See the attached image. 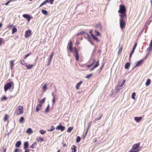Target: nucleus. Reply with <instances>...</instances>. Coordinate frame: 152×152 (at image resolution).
<instances>
[{
    "instance_id": "4468645a",
    "label": "nucleus",
    "mask_w": 152,
    "mask_h": 152,
    "mask_svg": "<svg viewBox=\"0 0 152 152\" xmlns=\"http://www.w3.org/2000/svg\"><path fill=\"white\" fill-rule=\"evenodd\" d=\"M29 147V144L28 142H25L24 143L23 149H28Z\"/></svg>"
},
{
    "instance_id": "3c124183",
    "label": "nucleus",
    "mask_w": 152,
    "mask_h": 152,
    "mask_svg": "<svg viewBox=\"0 0 152 152\" xmlns=\"http://www.w3.org/2000/svg\"><path fill=\"white\" fill-rule=\"evenodd\" d=\"M122 49V47H121V48L119 50L118 53H121V52Z\"/></svg>"
},
{
    "instance_id": "bb28decb",
    "label": "nucleus",
    "mask_w": 152,
    "mask_h": 152,
    "mask_svg": "<svg viewBox=\"0 0 152 152\" xmlns=\"http://www.w3.org/2000/svg\"><path fill=\"white\" fill-rule=\"evenodd\" d=\"M7 99V97L5 96H3L1 99V100L3 101H6Z\"/></svg>"
},
{
    "instance_id": "0eeeda50",
    "label": "nucleus",
    "mask_w": 152,
    "mask_h": 152,
    "mask_svg": "<svg viewBox=\"0 0 152 152\" xmlns=\"http://www.w3.org/2000/svg\"><path fill=\"white\" fill-rule=\"evenodd\" d=\"M72 46L73 44L72 42L70 40L69 42L68 43L67 48L69 51L71 52H73Z\"/></svg>"
},
{
    "instance_id": "680f3d73",
    "label": "nucleus",
    "mask_w": 152,
    "mask_h": 152,
    "mask_svg": "<svg viewBox=\"0 0 152 152\" xmlns=\"http://www.w3.org/2000/svg\"><path fill=\"white\" fill-rule=\"evenodd\" d=\"M32 18V17H31L30 16L27 19V21L28 22H29L30 19H31Z\"/></svg>"
},
{
    "instance_id": "c85d7f7f",
    "label": "nucleus",
    "mask_w": 152,
    "mask_h": 152,
    "mask_svg": "<svg viewBox=\"0 0 152 152\" xmlns=\"http://www.w3.org/2000/svg\"><path fill=\"white\" fill-rule=\"evenodd\" d=\"M49 2L48 0H46L45 1L42 2L39 6V7H41L42 5L46 4L47 3Z\"/></svg>"
},
{
    "instance_id": "58836bf2",
    "label": "nucleus",
    "mask_w": 152,
    "mask_h": 152,
    "mask_svg": "<svg viewBox=\"0 0 152 152\" xmlns=\"http://www.w3.org/2000/svg\"><path fill=\"white\" fill-rule=\"evenodd\" d=\"M23 16L25 18L27 19L30 16L28 15V14H23Z\"/></svg>"
},
{
    "instance_id": "e433bc0d",
    "label": "nucleus",
    "mask_w": 152,
    "mask_h": 152,
    "mask_svg": "<svg viewBox=\"0 0 152 152\" xmlns=\"http://www.w3.org/2000/svg\"><path fill=\"white\" fill-rule=\"evenodd\" d=\"M25 121L24 118L23 117H21L20 118V120L19 122L20 123L22 122H23Z\"/></svg>"
},
{
    "instance_id": "de8ad7c7",
    "label": "nucleus",
    "mask_w": 152,
    "mask_h": 152,
    "mask_svg": "<svg viewBox=\"0 0 152 152\" xmlns=\"http://www.w3.org/2000/svg\"><path fill=\"white\" fill-rule=\"evenodd\" d=\"M134 50H133V49L132 50V51H131V52L130 53V55H129V58H130L132 57V55L133 54V53L134 52Z\"/></svg>"
},
{
    "instance_id": "c9c22d12",
    "label": "nucleus",
    "mask_w": 152,
    "mask_h": 152,
    "mask_svg": "<svg viewBox=\"0 0 152 152\" xmlns=\"http://www.w3.org/2000/svg\"><path fill=\"white\" fill-rule=\"evenodd\" d=\"M152 50V47L149 46L147 48V51L149 52V53Z\"/></svg>"
},
{
    "instance_id": "9d476101",
    "label": "nucleus",
    "mask_w": 152,
    "mask_h": 152,
    "mask_svg": "<svg viewBox=\"0 0 152 152\" xmlns=\"http://www.w3.org/2000/svg\"><path fill=\"white\" fill-rule=\"evenodd\" d=\"M120 15V20H126V13L121 14Z\"/></svg>"
},
{
    "instance_id": "6e6d98bb",
    "label": "nucleus",
    "mask_w": 152,
    "mask_h": 152,
    "mask_svg": "<svg viewBox=\"0 0 152 152\" xmlns=\"http://www.w3.org/2000/svg\"><path fill=\"white\" fill-rule=\"evenodd\" d=\"M31 54V53H30L28 54H27V55H26L24 58V59H26V58L27 57H28V56H30Z\"/></svg>"
},
{
    "instance_id": "09e8293b",
    "label": "nucleus",
    "mask_w": 152,
    "mask_h": 152,
    "mask_svg": "<svg viewBox=\"0 0 152 152\" xmlns=\"http://www.w3.org/2000/svg\"><path fill=\"white\" fill-rule=\"evenodd\" d=\"M46 132V131L43 130H41L40 131V133L41 134H43Z\"/></svg>"
},
{
    "instance_id": "423d86ee",
    "label": "nucleus",
    "mask_w": 152,
    "mask_h": 152,
    "mask_svg": "<svg viewBox=\"0 0 152 152\" xmlns=\"http://www.w3.org/2000/svg\"><path fill=\"white\" fill-rule=\"evenodd\" d=\"M126 23V20H120V26L121 29H123L125 28Z\"/></svg>"
},
{
    "instance_id": "5701e85b",
    "label": "nucleus",
    "mask_w": 152,
    "mask_h": 152,
    "mask_svg": "<svg viewBox=\"0 0 152 152\" xmlns=\"http://www.w3.org/2000/svg\"><path fill=\"white\" fill-rule=\"evenodd\" d=\"M71 149L72 152H76L77 151L76 150V146L75 145H72L71 148Z\"/></svg>"
},
{
    "instance_id": "cd10ccee",
    "label": "nucleus",
    "mask_w": 152,
    "mask_h": 152,
    "mask_svg": "<svg viewBox=\"0 0 152 152\" xmlns=\"http://www.w3.org/2000/svg\"><path fill=\"white\" fill-rule=\"evenodd\" d=\"M130 66V64L128 62L126 63L125 65V68L126 69H128L129 68Z\"/></svg>"
},
{
    "instance_id": "864d4df0",
    "label": "nucleus",
    "mask_w": 152,
    "mask_h": 152,
    "mask_svg": "<svg viewBox=\"0 0 152 152\" xmlns=\"http://www.w3.org/2000/svg\"><path fill=\"white\" fill-rule=\"evenodd\" d=\"M49 105H48V107H47V108L46 109L45 111L46 112H47L48 111V110H49Z\"/></svg>"
},
{
    "instance_id": "4c0bfd02",
    "label": "nucleus",
    "mask_w": 152,
    "mask_h": 152,
    "mask_svg": "<svg viewBox=\"0 0 152 152\" xmlns=\"http://www.w3.org/2000/svg\"><path fill=\"white\" fill-rule=\"evenodd\" d=\"M20 62L21 64L23 65H26V63H25V62L24 61V60L22 59L20 60Z\"/></svg>"
},
{
    "instance_id": "ddd939ff",
    "label": "nucleus",
    "mask_w": 152,
    "mask_h": 152,
    "mask_svg": "<svg viewBox=\"0 0 152 152\" xmlns=\"http://www.w3.org/2000/svg\"><path fill=\"white\" fill-rule=\"evenodd\" d=\"M142 118L141 117H136L134 118V120L135 121L137 122H139L142 119Z\"/></svg>"
},
{
    "instance_id": "bf43d9fd",
    "label": "nucleus",
    "mask_w": 152,
    "mask_h": 152,
    "mask_svg": "<svg viewBox=\"0 0 152 152\" xmlns=\"http://www.w3.org/2000/svg\"><path fill=\"white\" fill-rule=\"evenodd\" d=\"M54 0H50L49 2L51 4H52L53 3Z\"/></svg>"
},
{
    "instance_id": "c03bdc74",
    "label": "nucleus",
    "mask_w": 152,
    "mask_h": 152,
    "mask_svg": "<svg viewBox=\"0 0 152 152\" xmlns=\"http://www.w3.org/2000/svg\"><path fill=\"white\" fill-rule=\"evenodd\" d=\"M81 140L80 137L78 136L76 139V142H80V140Z\"/></svg>"
},
{
    "instance_id": "72a5a7b5",
    "label": "nucleus",
    "mask_w": 152,
    "mask_h": 152,
    "mask_svg": "<svg viewBox=\"0 0 152 152\" xmlns=\"http://www.w3.org/2000/svg\"><path fill=\"white\" fill-rule=\"evenodd\" d=\"M91 122H90L88 124V127H87V131L86 132V133H87L89 128L91 126Z\"/></svg>"
},
{
    "instance_id": "f704fd0d",
    "label": "nucleus",
    "mask_w": 152,
    "mask_h": 152,
    "mask_svg": "<svg viewBox=\"0 0 152 152\" xmlns=\"http://www.w3.org/2000/svg\"><path fill=\"white\" fill-rule=\"evenodd\" d=\"M142 61H138L137 63L136 64V66H139L142 63Z\"/></svg>"
},
{
    "instance_id": "8fccbe9b",
    "label": "nucleus",
    "mask_w": 152,
    "mask_h": 152,
    "mask_svg": "<svg viewBox=\"0 0 152 152\" xmlns=\"http://www.w3.org/2000/svg\"><path fill=\"white\" fill-rule=\"evenodd\" d=\"M92 75H93L92 74H90V75H88L86 76V78H89L92 76Z\"/></svg>"
},
{
    "instance_id": "603ef678",
    "label": "nucleus",
    "mask_w": 152,
    "mask_h": 152,
    "mask_svg": "<svg viewBox=\"0 0 152 152\" xmlns=\"http://www.w3.org/2000/svg\"><path fill=\"white\" fill-rule=\"evenodd\" d=\"M91 35V36H92V35H94L93 33V31L92 30H91L89 32Z\"/></svg>"
},
{
    "instance_id": "412c9836",
    "label": "nucleus",
    "mask_w": 152,
    "mask_h": 152,
    "mask_svg": "<svg viewBox=\"0 0 152 152\" xmlns=\"http://www.w3.org/2000/svg\"><path fill=\"white\" fill-rule=\"evenodd\" d=\"M42 107V105L41 104H38L36 107V111L38 112L40 110Z\"/></svg>"
},
{
    "instance_id": "1a4fd4ad",
    "label": "nucleus",
    "mask_w": 152,
    "mask_h": 152,
    "mask_svg": "<svg viewBox=\"0 0 152 152\" xmlns=\"http://www.w3.org/2000/svg\"><path fill=\"white\" fill-rule=\"evenodd\" d=\"M32 33L31 30H28L25 32V37L26 38L29 37L32 35Z\"/></svg>"
},
{
    "instance_id": "338daca9",
    "label": "nucleus",
    "mask_w": 152,
    "mask_h": 152,
    "mask_svg": "<svg viewBox=\"0 0 152 152\" xmlns=\"http://www.w3.org/2000/svg\"><path fill=\"white\" fill-rule=\"evenodd\" d=\"M53 103H55V96H54V97H53Z\"/></svg>"
},
{
    "instance_id": "13d9d810",
    "label": "nucleus",
    "mask_w": 152,
    "mask_h": 152,
    "mask_svg": "<svg viewBox=\"0 0 152 152\" xmlns=\"http://www.w3.org/2000/svg\"><path fill=\"white\" fill-rule=\"evenodd\" d=\"M102 115H101V117H100V118H96L95 119L94 121H97V120H99L100 119H101V117H102Z\"/></svg>"
},
{
    "instance_id": "5fc2aeb1",
    "label": "nucleus",
    "mask_w": 152,
    "mask_h": 152,
    "mask_svg": "<svg viewBox=\"0 0 152 152\" xmlns=\"http://www.w3.org/2000/svg\"><path fill=\"white\" fill-rule=\"evenodd\" d=\"M137 42H136V43H135V45H134V46L132 49L133 50H135V49L136 48V46H137Z\"/></svg>"
},
{
    "instance_id": "7c9ffc66",
    "label": "nucleus",
    "mask_w": 152,
    "mask_h": 152,
    "mask_svg": "<svg viewBox=\"0 0 152 152\" xmlns=\"http://www.w3.org/2000/svg\"><path fill=\"white\" fill-rule=\"evenodd\" d=\"M42 12L43 14L46 15H47L48 14L47 11L44 10H42Z\"/></svg>"
},
{
    "instance_id": "39448f33",
    "label": "nucleus",
    "mask_w": 152,
    "mask_h": 152,
    "mask_svg": "<svg viewBox=\"0 0 152 152\" xmlns=\"http://www.w3.org/2000/svg\"><path fill=\"white\" fill-rule=\"evenodd\" d=\"M74 50L73 52V55L75 57L76 60L78 61L79 59L78 50L75 47L74 48Z\"/></svg>"
},
{
    "instance_id": "774afa93",
    "label": "nucleus",
    "mask_w": 152,
    "mask_h": 152,
    "mask_svg": "<svg viewBox=\"0 0 152 152\" xmlns=\"http://www.w3.org/2000/svg\"><path fill=\"white\" fill-rule=\"evenodd\" d=\"M149 46H151V47H152V39L151 40V42H150V43L149 45Z\"/></svg>"
},
{
    "instance_id": "7ed1b4c3",
    "label": "nucleus",
    "mask_w": 152,
    "mask_h": 152,
    "mask_svg": "<svg viewBox=\"0 0 152 152\" xmlns=\"http://www.w3.org/2000/svg\"><path fill=\"white\" fill-rule=\"evenodd\" d=\"M23 113V106H19L16 110L15 113L18 115H22Z\"/></svg>"
},
{
    "instance_id": "f03ea898",
    "label": "nucleus",
    "mask_w": 152,
    "mask_h": 152,
    "mask_svg": "<svg viewBox=\"0 0 152 152\" xmlns=\"http://www.w3.org/2000/svg\"><path fill=\"white\" fill-rule=\"evenodd\" d=\"M13 86L14 83L12 81H11L10 83L6 84L4 86L5 91V92L7 91L8 89L11 88L12 87V88L13 89L14 88Z\"/></svg>"
},
{
    "instance_id": "a211bd4d",
    "label": "nucleus",
    "mask_w": 152,
    "mask_h": 152,
    "mask_svg": "<svg viewBox=\"0 0 152 152\" xmlns=\"http://www.w3.org/2000/svg\"><path fill=\"white\" fill-rule=\"evenodd\" d=\"M85 34L84 37L85 38L88 39V40L91 39V37L88 33H85Z\"/></svg>"
},
{
    "instance_id": "37998d69",
    "label": "nucleus",
    "mask_w": 152,
    "mask_h": 152,
    "mask_svg": "<svg viewBox=\"0 0 152 152\" xmlns=\"http://www.w3.org/2000/svg\"><path fill=\"white\" fill-rule=\"evenodd\" d=\"M99 60H98L97 61V62L96 63V64L94 66L96 68V67H97V66H98L99 65Z\"/></svg>"
},
{
    "instance_id": "052dcab7",
    "label": "nucleus",
    "mask_w": 152,
    "mask_h": 152,
    "mask_svg": "<svg viewBox=\"0 0 152 152\" xmlns=\"http://www.w3.org/2000/svg\"><path fill=\"white\" fill-rule=\"evenodd\" d=\"M54 53H52L50 55V58H52L54 56Z\"/></svg>"
},
{
    "instance_id": "393cba45",
    "label": "nucleus",
    "mask_w": 152,
    "mask_h": 152,
    "mask_svg": "<svg viewBox=\"0 0 152 152\" xmlns=\"http://www.w3.org/2000/svg\"><path fill=\"white\" fill-rule=\"evenodd\" d=\"M95 35L96 36H101V34L97 30H95Z\"/></svg>"
},
{
    "instance_id": "f3484780",
    "label": "nucleus",
    "mask_w": 152,
    "mask_h": 152,
    "mask_svg": "<svg viewBox=\"0 0 152 152\" xmlns=\"http://www.w3.org/2000/svg\"><path fill=\"white\" fill-rule=\"evenodd\" d=\"M25 66H26L27 69H31L32 68V67L34 66V65L29 64L28 65L27 63H26V65H25Z\"/></svg>"
},
{
    "instance_id": "a878e982",
    "label": "nucleus",
    "mask_w": 152,
    "mask_h": 152,
    "mask_svg": "<svg viewBox=\"0 0 152 152\" xmlns=\"http://www.w3.org/2000/svg\"><path fill=\"white\" fill-rule=\"evenodd\" d=\"M32 132L33 131L30 128H28L26 131V133L28 134H31Z\"/></svg>"
},
{
    "instance_id": "c756f323",
    "label": "nucleus",
    "mask_w": 152,
    "mask_h": 152,
    "mask_svg": "<svg viewBox=\"0 0 152 152\" xmlns=\"http://www.w3.org/2000/svg\"><path fill=\"white\" fill-rule=\"evenodd\" d=\"M37 140L38 142H42L44 141L43 139L40 137H39L37 139Z\"/></svg>"
},
{
    "instance_id": "2f4dec72",
    "label": "nucleus",
    "mask_w": 152,
    "mask_h": 152,
    "mask_svg": "<svg viewBox=\"0 0 152 152\" xmlns=\"http://www.w3.org/2000/svg\"><path fill=\"white\" fill-rule=\"evenodd\" d=\"M55 129V128L53 126H51L50 129L48 130V132H52L54 131Z\"/></svg>"
},
{
    "instance_id": "49530a36",
    "label": "nucleus",
    "mask_w": 152,
    "mask_h": 152,
    "mask_svg": "<svg viewBox=\"0 0 152 152\" xmlns=\"http://www.w3.org/2000/svg\"><path fill=\"white\" fill-rule=\"evenodd\" d=\"M17 31V29L16 28H13L12 30V34L16 32Z\"/></svg>"
},
{
    "instance_id": "e2e57ef3",
    "label": "nucleus",
    "mask_w": 152,
    "mask_h": 152,
    "mask_svg": "<svg viewBox=\"0 0 152 152\" xmlns=\"http://www.w3.org/2000/svg\"><path fill=\"white\" fill-rule=\"evenodd\" d=\"M19 151V149L16 148L15 149L14 152H18Z\"/></svg>"
},
{
    "instance_id": "4be33fe9",
    "label": "nucleus",
    "mask_w": 152,
    "mask_h": 152,
    "mask_svg": "<svg viewBox=\"0 0 152 152\" xmlns=\"http://www.w3.org/2000/svg\"><path fill=\"white\" fill-rule=\"evenodd\" d=\"M21 145V142L20 141H18L15 144V145L16 147H19Z\"/></svg>"
},
{
    "instance_id": "6ab92c4d",
    "label": "nucleus",
    "mask_w": 152,
    "mask_h": 152,
    "mask_svg": "<svg viewBox=\"0 0 152 152\" xmlns=\"http://www.w3.org/2000/svg\"><path fill=\"white\" fill-rule=\"evenodd\" d=\"M151 83V81L150 79H148L147 80V81L145 83V86H148Z\"/></svg>"
},
{
    "instance_id": "4d7b16f0",
    "label": "nucleus",
    "mask_w": 152,
    "mask_h": 152,
    "mask_svg": "<svg viewBox=\"0 0 152 152\" xmlns=\"http://www.w3.org/2000/svg\"><path fill=\"white\" fill-rule=\"evenodd\" d=\"M95 59L93 60V61L92 63L91 64H90V65H91V66H92L95 63Z\"/></svg>"
},
{
    "instance_id": "20e7f679",
    "label": "nucleus",
    "mask_w": 152,
    "mask_h": 152,
    "mask_svg": "<svg viewBox=\"0 0 152 152\" xmlns=\"http://www.w3.org/2000/svg\"><path fill=\"white\" fill-rule=\"evenodd\" d=\"M126 9L124 5H120V9L118 11V13L120 14H125L126 12Z\"/></svg>"
},
{
    "instance_id": "473e14b6",
    "label": "nucleus",
    "mask_w": 152,
    "mask_h": 152,
    "mask_svg": "<svg viewBox=\"0 0 152 152\" xmlns=\"http://www.w3.org/2000/svg\"><path fill=\"white\" fill-rule=\"evenodd\" d=\"M73 127H69L68 129L67 132L68 133H70L71 132V131H72V130L73 129Z\"/></svg>"
},
{
    "instance_id": "f8f14e48",
    "label": "nucleus",
    "mask_w": 152,
    "mask_h": 152,
    "mask_svg": "<svg viewBox=\"0 0 152 152\" xmlns=\"http://www.w3.org/2000/svg\"><path fill=\"white\" fill-rule=\"evenodd\" d=\"M15 61L14 60H11L10 62V68L12 70L13 69V67L14 65V62Z\"/></svg>"
},
{
    "instance_id": "b1692460",
    "label": "nucleus",
    "mask_w": 152,
    "mask_h": 152,
    "mask_svg": "<svg viewBox=\"0 0 152 152\" xmlns=\"http://www.w3.org/2000/svg\"><path fill=\"white\" fill-rule=\"evenodd\" d=\"M37 144L36 142H34L30 146V148H36V147Z\"/></svg>"
},
{
    "instance_id": "2eb2a0df",
    "label": "nucleus",
    "mask_w": 152,
    "mask_h": 152,
    "mask_svg": "<svg viewBox=\"0 0 152 152\" xmlns=\"http://www.w3.org/2000/svg\"><path fill=\"white\" fill-rule=\"evenodd\" d=\"M83 82L81 81H80L79 83H78L76 85V88L78 90L80 89V85L81 84L83 83Z\"/></svg>"
},
{
    "instance_id": "dca6fc26",
    "label": "nucleus",
    "mask_w": 152,
    "mask_h": 152,
    "mask_svg": "<svg viewBox=\"0 0 152 152\" xmlns=\"http://www.w3.org/2000/svg\"><path fill=\"white\" fill-rule=\"evenodd\" d=\"M47 84L45 83L44 84L43 86L42 87V89L43 91L45 92V91H46L47 89Z\"/></svg>"
},
{
    "instance_id": "6e6552de",
    "label": "nucleus",
    "mask_w": 152,
    "mask_h": 152,
    "mask_svg": "<svg viewBox=\"0 0 152 152\" xmlns=\"http://www.w3.org/2000/svg\"><path fill=\"white\" fill-rule=\"evenodd\" d=\"M56 129L61 130V132H63L64 131L65 129V127L61 125V123L59 124V126H57L56 127Z\"/></svg>"
},
{
    "instance_id": "ea45409f",
    "label": "nucleus",
    "mask_w": 152,
    "mask_h": 152,
    "mask_svg": "<svg viewBox=\"0 0 152 152\" xmlns=\"http://www.w3.org/2000/svg\"><path fill=\"white\" fill-rule=\"evenodd\" d=\"M136 95V93L135 92H133L132 94V98L133 99H135V96Z\"/></svg>"
},
{
    "instance_id": "aec40b11",
    "label": "nucleus",
    "mask_w": 152,
    "mask_h": 152,
    "mask_svg": "<svg viewBox=\"0 0 152 152\" xmlns=\"http://www.w3.org/2000/svg\"><path fill=\"white\" fill-rule=\"evenodd\" d=\"M92 38L95 40L97 42H99V40L98 39V38L96 36L94 35H92V36H91Z\"/></svg>"
},
{
    "instance_id": "79ce46f5",
    "label": "nucleus",
    "mask_w": 152,
    "mask_h": 152,
    "mask_svg": "<svg viewBox=\"0 0 152 152\" xmlns=\"http://www.w3.org/2000/svg\"><path fill=\"white\" fill-rule=\"evenodd\" d=\"M85 32L84 31H82L78 33L77 34V36L81 35L83 34H85Z\"/></svg>"
},
{
    "instance_id": "9b49d317",
    "label": "nucleus",
    "mask_w": 152,
    "mask_h": 152,
    "mask_svg": "<svg viewBox=\"0 0 152 152\" xmlns=\"http://www.w3.org/2000/svg\"><path fill=\"white\" fill-rule=\"evenodd\" d=\"M95 28H98L99 30H102V27L101 24L99 23L94 25Z\"/></svg>"
},
{
    "instance_id": "f257e3e1",
    "label": "nucleus",
    "mask_w": 152,
    "mask_h": 152,
    "mask_svg": "<svg viewBox=\"0 0 152 152\" xmlns=\"http://www.w3.org/2000/svg\"><path fill=\"white\" fill-rule=\"evenodd\" d=\"M140 145V142L134 144L132 146V150H129V152H138L140 150V149H138Z\"/></svg>"
},
{
    "instance_id": "a19ab883",
    "label": "nucleus",
    "mask_w": 152,
    "mask_h": 152,
    "mask_svg": "<svg viewBox=\"0 0 152 152\" xmlns=\"http://www.w3.org/2000/svg\"><path fill=\"white\" fill-rule=\"evenodd\" d=\"M8 118V116L6 114L4 118V121H6Z\"/></svg>"
},
{
    "instance_id": "a18cd8bd",
    "label": "nucleus",
    "mask_w": 152,
    "mask_h": 152,
    "mask_svg": "<svg viewBox=\"0 0 152 152\" xmlns=\"http://www.w3.org/2000/svg\"><path fill=\"white\" fill-rule=\"evenodd\" d=\"M45 98H44L41 100L39 102L41 104L44 103L45 102Z\"/></svg>"
},
{
    "instance_id": "0e129e2a",
    "label": "nucleus",
    "mask_w": 152,
    "mask_h": 152,
    "mask_svg": "<svg viewBox=\"0 0 152 152\" xmlns=\"http://www.w3.org/2000/svg\"><path fill=\"white\" fill-rule=\"evenodd\" d=\"M13 26V25L11 24H9L8 26V27L9 28H11Z\"/></svg>"
},
{
    "instance_id": "69168bd1",
    "label": "nucleus",
    "mask_w": 152,
    "mask_h": 152,
    "mask_svg": "<svg viewBox=\"0 0 152 152\" xmlns=\"http://www.w3.org/2000/svg\"><path fill=\"white\" fill-rule=\"evenodd\" d=\"M24 150H25V152H29L30 151L28 149H24Z\"/></svg>"
}]
</instances>
